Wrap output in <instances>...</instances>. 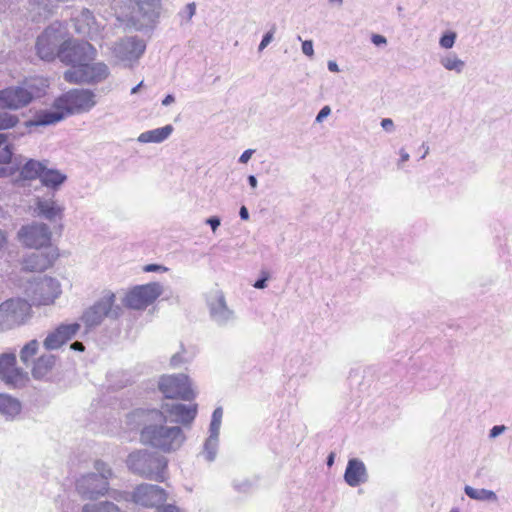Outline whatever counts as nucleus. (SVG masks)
Returning a JSON list of instances; mask_svg holds the SVG:
<instances>
[{
	"mask_svg": "<svg viewBox=\"0 0 512 512\" xmlns=\"http://www.w3.org/2000/svg\"><path fill=\"white\" fill-rule=\"evenodd\" d=\"M128 423L140 428V439L163 452L178 450L185 441L183 430L168 422L158 409H136L128 414Z\"/></svg>",
	"mask_w": 512,
	"mask_h": 512,
	"instance_id": "obj_1",
	"label": "nucleus"
},
{
	"mask_svg": "<svg viewBox=\"0 0 512 512\" xmlns=\"http://www.w3.org/2000/svg\"><path fill=\"white\" fill-rule=\"evenodd\" d=\"M95 472L81 475L75 483L77 493L82 499L96 500L109 491V479L113 476L112 469L102 460L94 463Z\"/></svg>",
	"mask_w": 512,
	"mask_h": 512,
	"instance_id": "obj_2",
	"label": "nucleus"
},
{
	"mask_svg": "<svg viewBox=\"0 0 512 512\" xmlns=\"http://www.w3.org/2000/svg\"><path fill=\"white\" fill-rule=\"evenodd\" d=\"M126 463L135 474L159 482L165 480L168 462L157 452L146 449L131 452Z\"/></svg>",
	"mask_w": 512,
	"mask_h": 512,
	"instance_id": "obj_3",
	"label": "nucleus"
},
{
	"mask_svg": "<svg viewBox=\"0 0 512 512\" xmlns=\"http://www.w3.org/2000/svg\"><path fill=\"white\" fill-rule=\"evenodd\" d=\"M43 89L34 81L26 80L21 85L0 90V108L18 110L29 105L35 98L41 97Z\"/></svg>",
	"mask_w": 512,
	"mask_h": 512,
	"instance_id": "obj_4",
	"label": "nucleus"
},
{
	"mask_svg": "<svg viewBox=\"0 0 512 512\" xmlns=\"http://www.w3.org/2000/svg\"><path fill=\"white\" fill-rule=\"evenodd\" d=\"M24 293L31 305H49L61 294L59 282L48 276H38L28 280Z\"/></svg>",
	"mask_w": 512,
	"mask_h": 512,
	"instance_id": "obj_5",
	"label": "nucleus"
},
{
	"mask_svg": "<svg viewBox=\"0 0 512 512\" xmlns=\"http://www.w3.org/2000/svg\"><path fill=\"white\" fill-rule=\"evenodd\" d=\"M31 315V304L22 298H10L0 304V331L23 325Z\"/></svg>",
	"mask_w": 512,
	"mask_h": 512,
	"instance_id": "obj_6",
	"label": "nucleus"
},
{
	"mask_svg": "<svg viewBox=\"0 0 512 512\" xmlns=\"http://www.w3.org/2000/svg\"><path fill=\"white\" fill-rule=\"evenodd\" d=\"M96 95L89 89H72L55 100V107L66 115L89 112L97 103Z\"/></svg>",
	"mask_w": 512,
	"mask_h": 512,
	"instance_id": "obj_7",
	"label": "nucleus"
},
{
	"mask_svg": "<svg viewBox=\"0 0 512 512\" xmlns=\"http://www.w3.org/2000/svg\"><path fill=\"white\" fill-rule=\"evenodd\" d=\"M110 75L108 66L103 62H96L90 64L89 62L83 65L71 67L64 72V80L74 84H98L103 82Z\"/></svg>",
	"mask_w": 512,
	"mask_h": 512,
	"instance_id": "obj_8",
	"label": "nucleus"
},
{
	"mask_svg": "<svg viewBox=\"0 0 512 512\" xmlns=\"http://www.w3.org/2000/svg\"><path fill=\"white\" fill-rule=\"evenodd\" d=\"M114 301L115 295L108 292L91 307L86 309L81 317L86 328L91 329L100 325L106 317L113 319L118 318L121 314V308L119 306L114 307Z\"/></svg>",
	"mask_w": 512,
	"mask_h": 512,
	"instance_id": "obj_9",
	"label": "nucleus"
},
{
	"mask_svg": "<svg viewBox=\"0 0 512 512\" xmlns=\"http://www.w3.org/2000/svg\"><path fill=\"white\" fill-rule=\"evenodd\" d=\"M96 49L87 41L64 40L58 50L61 62L76 67L94 60Z\"/></svg>",
	"mask_w": 512,
	"mask_h": 512,
	"instance_id": "obj_10",
	"label": "nucleus"
},
{
	"mask_svg": "<svg viewBox=\"0 0 512 512\" xmlns=\"http://www.w3.org/2000/svg\"><path fill=\"white\" fill-rule=\"evenodd\" d=\"M64 36L61 23L55 22L48 26L36 41V51L40 59L49 62L58 57V50L64 41Z\"/></svg>",
	"mask_w": 512,
	"mask_h": 512,
	"instance_id": "obj_11",
	"label": "nucleus"
},
{
	"mask_svg": "<svg viewBox=\"0 0 512 512\" xmlns=\"http://www.w3.org/2000/svg\"><path fill=\"white\" fill-rule=\"evenodd\" d=\"M159 390L168 399H182L190 401L195 397V393L189 383V378L185 374L164 375L158 383Z\"/></svg>",
	"mask_w": 512,
	"mask_h": 512,
	"instance_id": "obj_12",
	"label": "nucleus"
},
{
	"mask_svg": "<svg viewBox=\"0 0 512 512\" xmlns=\"http://www.w3.org/2000/svg\"><path fill=\"white\" fill-rule=\"evenodd\" d=\"M163 292V287L157 282L138 285L125 296V306L134 310H143L151 305Z\"/></svg>",
	"mask_w": 512,
	"mask_h": 512,
	"instance_id": "obj_13",
	"label": "nucleus"
},
{
	"mask_svg": "<svg viewBox=\"0 0 512 512\" xmlns=\"http://www.w3.org/2000/svg\"><path fill=\"white\" fill-rule=\"evenodd\" d=\"M0 379L11 388H22L29 382L28 373L16 367L13 353L0 354Z\"/></svg>",
	"mask_w": 512,
	"mask_h": 512,
	"instance_id": "obj_14",
	"label": "nucleus"
},
{
	"mask_svg": "<svg viewBox=\"0 0 512 512\" xmlns=\"http://www.w3.org/2000/svg\"><path fill=\"white\" fill-rule=\"evenodd\" d=\"M19 241L26 247L39 249L51 241V231L47 224L33 222L22 226L18 231Z\"/></svg>",
	"mask_w": 512,
	"mask_h": 512,
	"instance_id": "obj_15",
	"label": "nucleus"
},
{
	"mask_svg": "<svg viewBox=\"0 0 512 512\" xmlns=\"http://www.w3.org/2000/svg\"><path fill=\"white\" fill-rule=\"evenodd\" d=\"M167 495L163 488L154 484L143 483L138 485L131 494V500L143 507L152 508L163 504Z\"/></svg>",
	"mask_w": 512,
	"mask_h": 512,
	"instance_id": "obj_16",
	"label": "nucleus"
},
{
	"mask_svg": "<svg viewBox=\"0 0 512 512\" xmlns=\"http://www.w3.org/2000/svg\"><path fill=\"white\" fill-rule=\"evenodd\" d=\"M146 44L138 37H126L117 42L113 53L122 62L137 61L145 52Z\"/></svg>",
	"mask_w": 512,
	"mask_h": 512,
	"instance_id": "obj_17",
	"label": "nucleus"
},
{
	"mask_svg": "<svg viewBox=\"0 0 512 512\" xmlns=\"http://www.w3.org/2000/svg\"><path fill=\"white\" fill-rule=\"evenodd\" d=\"M211 319L221 327H225L236 320L234 310L228 307L224 293L216 291L208 303Z\"/></svg>",
	"mask_w": 512,
	"mask_h": 512,
	"instance_id": "obj_18",
	"label": "nucleus"
},
{
	"mask_svg": "<svg viewBox=\"0 0 512 512\" xmlns=\"http://www.w3.org/2000/svg\"><path fill=\"white\" fill-rule=\"evenodd\" d=\"M164 415H167L168 422L172 425L177 423L189 424L191 423L197 414L196 405H185L175 401L166 402L161 406V410Z\"/></svg>",
	"mask_w": 512,
	"mask_h": 512,
	"instance_id": "obj_19",
	"label": "nucleus"
},
{
	"mask_svg": "<svg viewBox=\"0 0 512 512\" xmlns=\"http://www.w3.org/2000/svg\"><path fill=\"white\" fill-rule=\"evenodd\" d=\"M80 324H61L54 331L50 332L44 340V347L47 350H55L60 348L63 344L71 340L78 330Z\"/></svg>",
	"mask_w": 512,
	"mask_h": 512,
	"instance_id": "obj_20",
	"label": "nucleus"
},
{
	"mask_svg": "<svg viewBox=\"0 0 512 512\" xmlns=\"http://www.w3.org/2000/svg\"><path fill=\"white\" fill-rule=\"evenodd\" d=\"M162 0H135L134 16L142 25L155 23L160 16Z\"/></svg>",
	"mask_w": 512,
	"mask_h": 512,
	"instance_id": "obj_21",
	"label": "nucleus"
},
{
	"mask_svg": "<svg viewBox=\"0 0 512 512\" xmlns=\"http://www.w3.org/2000/svg\"><path fill=\"white\" fill-rule=\"evenodd\" d=\"M73 20L75 30L78 34L87 36L91 39L99 36L102 26L97 22L93 13L89 9H82Z\"/></svg>",
	"mask_w": 512,
	"mask_h": 512,
	"instance_id": "obj_22",
	"label": "nucleus"
},
{
	"mask_svg": "<svg viewBox=\"0 0 512 512\" xmlns=\"http://www.w3.org/2000/svg\"><path fill=\"white\" fill-rule=\"evenodd\" d=\"M343 477L346 484L354 488L365 484L369 479V474L366 465L361 459L351 458L347 462Z\"/></svg>",
	"mask_w": 512,
	"mask_h": 512,
	"instance_id": "obj_23",
	"label": "nucleus"
},
{
	"mask_svg": "<svg viewBox=\"0 0 512 512\" xmlns=\"http://www.w3.org/2000/svg\"><path fill=\"white\" fill-rule=\"evenodd\" d=\"M34 211L37 216L42 217L51 223L62 221L64 216V206L59 205L53 199L38 198L35 203Z\"/></svg>",
	"mask_w": 512,
	"mask_h": 512,
	"instance_id": "obj_24",
	"label": "nucleus"
},
{
	"mask_svg": "<svg viewBox=\"0 0 512 512\" xmlns=\"http://www.w3.org/2000/svg\"><path fill=\"white\" fill-rule=\"evenodd\" d=\"M56 256L44 252H33L23 260V270L29 272H42L51 267Z\"/></svg>",
	"mask_w": 512,
	"mask_h": 512,
	"instance_id": "obj_25",
	"label": "nucleus"
},
{
	"mask_svg": "<svg viewBox=\"0 0 512 512\" xmlns=\"http://www.w3.org/2000/svg\"><path fill=\"white\" fill-rule=\"evenodd\" d=\"M63 109L56 108L55 104L53 109L41 110L37 112L34 117L26 122L27 127L32 126H47L60 122L66 117Z\"/></svg>",
	"mask_w": 512,
	"mask_h": 512,
	"instance_id": "obj_26",
	"label": "nucleus"
},
{
	"mask_svg": "<svg viewBox=\"0 0 512 512\" xmlns=\"http://www.w3.org/2000/svg\"><path fill=\"white\" fill-rule=\"evenodd\" d=\"M174 128L172 125L168 124L160 128L148 130L145 132H142L138 138L137 141L143 144L146 143H162L166 139L169 138V136L172 134Z\"/></svg>",
	"mask_w": 512,
	"mask_h": 512,
	"instance_id": "obj_27",
	"label": "nucleus"
},
{
	"mask_svg": "<svg viewBox=\"0 0 512 512\" xmlns=\"http://www.w3.org/2000/svg\"><path fill=\"white\" fill-rule=\"evenodd\" d=\"M56 358L52 354L40 356L33 362L32 375L35 379L44 378L54 367Z\"/></svg>",
	"mask_w": 512,
	"mask_h": 512,
	"instance_id": "obj_28",
	"label": "nucleus"
},
{
	"mask_svg": "<svg viewBox=\"0 0 512 512\" xmlns=\"http://www.w3.org/2000/svg\"><path fill=\"white\" fill-rule=\"evenodd\" d=\"M66 180L65 174L57 169H49L47 166H45L40 179L43 186L54 190H57Z\"/></svg>",
	"mask_w": 512,
	"mask_h": 512,
	"instance_id": "obj_29",
	"label": "nucleus"
},
{
	"mask_svg": "<svg viewBox=\"0 0 512 512\" xmlns=\"http://www.w3.org/2000/svg\"><path fill=\"white\" fill-rule=\"evenodd\" d=\"M21 411V403L18 399L8 395L0 394V413L7 419H13Z\"/></svg>",
	"mask_w": 512,
	"mask_h": 512,
	"instance_id": "obj_30",
	"label": "nucleus"
},
{
	"mask_svg": "<svg viewBox=\"0 0 512 512\" xmlns=\"http://www.w3.org/2000/svg\"><path fill=\"white\" fill-rule=\"evenodd\" d=\"M46 162L29 159L20 169V176L24 180L41 179Z\"/></svg>",
	"mask_w": 512,
	"mask_h": 512,
	"instance_id": "obj_31",
	"label": "nucleus"
},
{
	"mask_svg": "<svg viewBox=\"0 0 512 512\" xmlns=\"http://www.w3.org/2000/svg\"><path fill=\"white\" fill-rule=\"evenodd\" d=\"M464 492L469 498L473 500L491 503H495L498 501L497 494L494 491L485 488L477 489L472 486L466 485L464 487Z\"/></svg>",
	"mask_w": 512,
	"mask_h": 512,
	"instance_id": "obj_32",
	"label": "nucleus"
},
{
	"mask_svg": "<svg viewBox=\"0 0 512 512\" xmlns=\"http://www.w3.org/2000/svg\"><path fill=\"white\" fill-rule=\"evenodd\" d=\"M439 62L446 70L454 71L457 74L462 73L465 68V62L454 52H449L441 56Z\"/></svg>",
	"mask_w": 512,
	"mask_h": 512,
	"instance_id": "obj_33",
	"label": "nucleus"
},
{
	"mask_svg": "<svg viewBox=\"0 0 512 512\" xmlns=\"http://www.w3.org/2000/svg\"><path fill=\"white\" fill-rule=\"evenodd\" d=\"M219 447V434L209 432V437L206 439L203 447V454L208 462H212L216 459Z\"/></svg>",
	"mask_w": 512,
	"mask_h": 512,
	"instance_id": "obj_34",
	"label": "nucleus"
},
{
	"mask_svg": "<svg viewBox=\"0 0 512 512\" xmlns=\"http://www.w3.org/2000/svg\"><path fill=\"white\" fill-rule=\"evenodd\" d=\"M13 157V149L10 144L0 150V178L9 177L12 175V169L7 167Z\"/></svg>",
	"mask_w": 512,
	"mask_h": 512,
	"instance_id": "obj_35",
	"label": "nucleus"
},
{
	"mask_svg": "<svg viewBox=\"0 0 512 512\" xmlns=\"http://www.w3.org/2000/svg\"><path fill=\"white\" fill-rule=\"evenodd\" d=\"M39 349V342L36 339H33L26 343L22 349L20 350V360L23 364L28 366L34 356L37 354Z\"/></svg>",
	"mask_w": 512,
	"mask_h": 512,
	"instance_id": "obj_36",
	"label": "nucleus"
},
{
	"mask_svg": "<svg viewBox=\"0 0 512 512\" xmlns=\"http://www.w3.org/2000/svg\"><path fill=\"white\" fill-rule=\"evenodd\" d=\"M196 14V3L191 2L185 5L183 9L178 12V17L180 19V24L185 25L190 23L191 19Z\"/></svg>",
	"mask_w": 512,
	"mask_h": 512,
	"instance_id": "obj_37",
	"label": "nucleus"
},
{
	"mask_svg": "<svg viewBox=\"0 0 512 512\" xmlns=\"http://www.w3.org/2000/svg\"><path fill=\"white\" fill-rule=\"evenodd\" d=\"M18 122V116L6 111H0V130L13 128Z\"/></svg>",
	"mask_w": 512,
	"mask_h": 512,
	"instance_id": "obj_38",
	"label": "nucleus"
},
{
	"mask_svg": "<svg viewBox=\"0 0 512 512\" xmlns=\"http://www.w3.org/2000/svg\"><path fill=\"white\" fill-rule=\"evenodd\" d=\"M222 417H223L222 407L215 408V410L212 413L211 422H210V426H209V432H213L214 435L220 433Z\"/></svg>",
	"mask_w": 512,
	"mask_h": 512,
	"instance_id": "obj_39",
	"label": "nucleus"
},
{
	"mask_svg": "<svg viewBox=\"0 0 512 512\" xmlns=\"http://www.w3.org/2000/svg\"><path fill=\"white\" fill-rule=\"evenodd\" d=\"M457 34L454 31H446L439 39V45L444 49H451L456 41Z\"/></svg>",
	"mask_w": 512,
	"mask_h": 512,
	"instance_id": "obj_40",
	"label": "nucleus"
},
{
	"mask_svg": "<svg viewBox=\"0 0 512 512\" xmlns=\"http://www.w3.org/2000/svg\"><path fill=\"white\" fill-rule=\"evenodd\" d=\"M232 485L240 493H249L253 488V483L249 479L234 480Z\"/></svg>",
	"mask_w": 512,
	"mask_h": 512,
	"instance_id": "obj_41",
	"label": "nucleus"
},
{
	"mask_svg": "<svg viewBox=\"0 0 512 512\" xmlns=\"http://www.w3.org/2000/svg\"><path fill=\"white\" fill-rule=\"evenodd\" d=\"M273 36H274L273 30H270L267 33H265L259 46H258V50L263 51L271 43V41L273 40Z\"/></svg>",
	"mask_w": 512,
	"mask_h": 512,
	"instance_id": "obj_42",
	"label": "nucleus"
},
{
	"mask_svg": "<svg viewBox=\"0 0 512 512\" xmlns=\"http://www.w3.org/2000/svg\"><path fill=\"white\" fill-rule=\"evenodd\" d=\"M269 280V273L262 271L261 277L255 281L253 286L256 289H264L267 286V281Z\"/></svg>",
	"mask_w": 512,
	"mask_h": 512,
	"instance_id": "obj_43",
	"label": "nucleus"
},
{
	"mask_svg": "<svg viewBox=\"0 0 512 512\" xmlns=\"http://www.w3.org/2000/svg\"><path fill=\"white\" fill-rule=\"evenodd\" d=\"M302 52L308 57H312L314 55L313 42L311 40H305L302 42Z\"/></svg>",
	"mask_w": 512,
	"mask_h": 512,
	"instance_id": "obj_44",
	"label": "nucleus"
},
{
	"mask_svg": "<svg viewBox=\"0 0 512 512\" xmlns=\"http://www.w3.org/2000/svg\"><path fill=\"white\" fill-rule=\"evenodd\" d=\"M205 223L211 227L213 232H216L221 224V219L218 216H211L205 220Z\"/></svg>",
	"mask_w": 512,
	"mask_h": 512,
	"instance_id": "obj_45",
	"label": "nucleus"
},
{
	"mask_svg": "<svg viewBox=\"0 0 512 512\" xmlns=\"http://www.w3.org/2000/svg\"><path fill=\"white\" fill-rule=\"evenodd\" d=\"M331 113V108L329 106H324L321 108L319 113L316 116V122H322L326 117H328Z\"/></svg>",
	"mask_w": 512,
	"mask_h": 512,
	"instance_id": "obj_46",
	"label": "nucleus"
},
{
	"mask_svg": "<svg viewBox=\"0 0 512 512\" xmlns=\"http://www.w3.org/2000/svg\"><path fill=\"white\" fill-rule=\"evenodd\" d=\"M380 124L381 127L387 132H393L395 129L394 122L391 118H383Z\"/></svg>",
	"mask_w": 512,
	"mask_h": 512,
	"instance_id": "obj_47",
	"label": "nucleus"
},
{
	"mask_svg": "<svg viewBox=\"0 0 512 512\" xmlns=\"http://www.w3.org/2000/svg\"><path fill=\"white\" fill-rule=\"evenodd\" d=\"M506 427L504 425H495L490 429L489 437L496 438L501 435L505 431Z\"/></svg>",
	"mask_w": 512,
	"mask_h": 512,
	"instance_id": "obj_48",
	"label": "nucleus"
},
{
	"mask_svg": "<svg viewBox=\"0 0 512 512\" xmlns=\"http://www.w3.org/2000/svg\"><path fill=\"white\" fill-rule=\"evenodd\" d=\"M184 363V359L180 353L174 354L170 359V365L173 368L180 367Z\"/></svg>",
	"mask_w": 512,
	"mask_h": 512,
	"instance_id": "obj_49",
	"label": "nucleus"
},
{
	"mask_svg": "<svg viewBox=\"0 0 512 512\" xmlns=\"http://www.w3.org/2000/svg\"><path fill=\"white\" fill-rule=\"evenodd\" d=\"M144 270L146 272H158V271H167L168 268L164 267V266H161V265H158V264H149V265H146Z\"/></svg>",
	"mask_w": 512,
	"mask_h": 512,
	"instance_id": "obj_50",
	"label": "nucleus"
},
{
	"mask_svg": "<svg viewBox=\"0 0 512 512\" xmlns=\"http://www.w3.org/2000/svg\"><path fill=\"white\" fill-rule=\"evenodd\" d=\"M371 41L376 46L384 45L387 43L386 38L380 34H373L371 37Z\"/></svg>",
	"mask_w": 512,
	"mask_h": 512,
	"instance_id": "obj_51",
	"label": "nucleus"
},
{
	"mask_svg": "<svg viewBox=\"0 0 512 512\" xmlns=\"http://www.w3.org/2000/svg\"><path fill=\"white\" fill-rule=\"evenodd\" d=\"M254 152H255V150H253V149H247V150H245V151L241 154V156L239 157V162H240V163H243V164L247 163V162L250 160V158L252 157V155H253V153H254Z\"/></svg>",
	"mask_w": 512,
	"mask_h": 512,
	"instance_id": "obj_52",
	"label": "nucleus"
},
{
	"mask_svg": "<svg viewBox=\"0 0 512 512\" xmlns=\"http://www.w3.org/2000/svg\"><path fill=\"white\" fill-rule=\"evenodd\" d=\"M7 243L8 241L6 232L0 230V254L6 249Z\"/></svg>",
	"mask_w": 512,
	"mask_h": 512,
	"instance_id": "obj_53",
	"label": "nucleus"
},
{
	"mask_svg": "<svg viewBox=\"0 0 512 512\" xmlns=\"http://www.w3.org/2000/svg\"><path fill=\"white\" fill-rule=\"evenodd\" d=\"M121 374L125 379L121 380L120 383L113 384V387H115L117 389L123 388L130 383V379L127 377V374L126 373H121Z\"/></svg>",
	"mask_w": 512,
	"mask_h": 512,
	"instance_id": "obj_54",
	"label": "nucleus"
},
{
	"mask_svg": "<svg viewBox=\"0 0 512 512\" xmlns=\"http://www.w3.org/2000/svg\"><path fill=\"white\" fill-rule=\"evenodd\" d=\"M239 216L242 220H248L249 219V211L246 206H241L239 210Z\"/></svg>",
	"mask_w": 512,
	"mask_h": 512,
	"instance_id": "obj_55",
	"label": "nucleus"
},
{
	"mask_svg": "<svg viewBox=\"0 0 512 512\" xmlns=\"http://www.w3.org/2000/svg\"><path fill=\"white\" fill-rule=\"evenodd\" d=\"M156 512H179V509L174 505H166L163 509H158Z\"/></svg>",
	"mask_w": 512,
	"mask_h": 512,
	"instance_id": "obj_56",
	"label": "nucleus"
},
{
	"mask_svg": "<svg viewBox=\"0 0 512 512\" xmlns=\"http://www.w3.org/2000/svg\"><path fill=\"white\" fill-rule=\"evenodd\" d=\"M70 348L75 350V351H84L85 347H84V344L82 342H79V341H75L73 342L71 345H70Z\"/></svg>",
	"mask_w": 512,
	"mask_h": 512,
	"instance_id": "obj_57",
	"label": "nucleus"
},
{
	"mask_svg": "<svg viewBox=\"0 0 512 512\" xmlns=\"http://www.w3.org/2000/svg\"><path fill=\"white\" fill-rule=\"evenodd\" d=\"M174 102H175V97H174V95H172V94H168V95H166V96H165V98L162 100V105H163V106H168V105H170V104H172V103H174Z\"/></svg>",
	"mask_w": 512,
	"mask_h": 512,
	"instance_id": "obj_58",
	"label": "nucleus"
},
{
	"mask_svg": "<svg viewBox=\"0 0 512 512\" xmlns=\"http://www.w3.org/2000/svg\"><path fill=\"white\" fill-rule=\"evenodd\" d=\"M247 181H248L249 185L251 186V188H253V189H255L258 185L257 178L254 175H249L247 178Z\"/></svg>",
	"mask_w": 512,
	"mask_h": 512,
	"instance_id": "obj_59",
	"label": "nucleus"
},
{
	"mask_svg": "<svg viewBox=\"0 0 512 512\" xmlns=\"http://www.w3.org/2000/svg\"><path fill=\"white\" fill-rule=\"evenodd\" d=\"M400 162H407L410 158V155L408 152H406L404 149H400Z\"/></svg>",
	"mask_w": 512,
	"mask_h": 512,
	"instance_id": "obj_60",
	"label": "nucleus"
},
{
	"mask_svg": "<svg viewBox=\"0 0 512 512\" xmlns=\"http://www.w3.org/2000/svg\"><path fill=\"white\" fill-rule=\"evenodd\" d=\"M328 69L331 72H338L339 71L338 64L335 61H329L328 62Z\"/></svg>",
	"mask_w": 512,
	"mask_h": 512,
	"instance_id": "obj_61",
	"label": "nucleus"
},
{
	"mask_svg": "<svg viewBox=\"0 0 512 512\" xmlns=\"http://www.w3.org/2000/svg\"><path fill=\"white\" fill-rule=\"evenodd\" d=\"M334 460H335V454L332 452L327 457V460H326L327 466L331 467L334 464Z\"/></svg>",
	"mask_w": 512,
	"mask_h": 512,
	"instance_id": "obj_62",
	"label": "nucleus"
},
{
	"mask_svg": "<svg viewBox=\"0 0 512 512\" xmlns=\"http://www.w3.org/2000/svg\"><path fill=\"white\" fill-rule=\"evenodd\" d=\"M421 149H422V152H423V155L421 156V159H424L428 155V153H429V146L426 143H422Z\"/></svg>",
	"mask_w": 512,
	"mask_h": 512,
	"instance_id": "obj_63",
	"label": "nucleus"
},
{
	"mask_svg": "<svg viewBox=\"0 0 512 512\" xmlns=\"http://www.w3.org/2000/svg\"><path fill=\"white\" fill-rule=\"evenodd\" d=\"M11 134L0 133V146L5 144L8 141V138Z\"/></svg>",
	"mask_w": 512,
	"mask_h": 512,
	"instance_id": "obj_64",
	"label": "nucleus"
}]
</instances>
